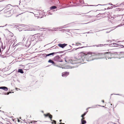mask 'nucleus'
I'll list each match as a JSON object with an SVG mask.
<instances>
[{
    "mask_svg": "<svg viewBox=\"0 0 124 124\" xmlns=\"http://www.w3.org/2000/svg\"><path fill=\"white\" fill-rule=\"evenodd\" d=\"M87 54L85 55L84 54H82L81 58L78 59L75 58L74 59H70L69 60L70 62L72 64H74L79 63L83 61V59L84 58L86 59L87 61H90L93 60V56L95 55H103L104 54L101 53L97 52L93 53L91 52H89L87 53Z\"/></svg>",
    "mask_w": 124,
    "mask_h": 124,
    "instance_id": "obj_1",
    "label": "nucleus"
},
{
    "mask_svg": "<svg viewBox=\"0 0 124 124\" xmlns=\"http://www.w3.org/2000/svg\"><path fill=\"white\" fill-rule=\"evenodd\" d=\"M40 34H36L34 35H31L28 39L27 41V44L28 43V46L30 45L31 43L35 42L36 39H39L40 38Z\"/></svg>",
    "mask_w": 124,
    "mask_h": 124,
    "instance_id": "obj_2",
    "label": "nucleus"
},
{
    "mask_svg": "<svg viewBox=\"0 0 124 124\" xmlns=\"http://www.w3.org/2000/svg\"><path fill=\"white\" fill-rule=\"evenodd\" d=\"M117 43H114L112 44H104V45L103 44H99V45H93V46H96L97 47H101V46H105L106 45H109L108 46H113V47H117L118 46H113V45H117L120 46H123V47H124L122 45H120L119 44H118Z\"/></svg>",
    "mask_w": 124,
    "mask_h": 124,
    "instance_id": "obj_3",
    "label": "nucleus"
},
{
    "mask_svg": "<svg viewBox=\"0 0 124 124\" xmlns=\"http://www.w3.org/2000/svg\"><path fill=\"white\" fill-rule=\"evenodd\" d=\"M53 60L54 61H56L57 63L58 62H63L62 59L61 58V57L58 55H57L54 58ZM57 63H58V62Z\"/></svg>",
    "mask_w": 124,
    "mask_h": 124,
    "instance_id": "obj_4",
    "label": "nucleus"
},
{
    "mask_svg": "<svg viewBox=\"0 0 124 124\" xmlns=\"http://www.w3.org/2000/svg\"><path fill=\"white\" fill-rule=\"evenodd\" d=\"M44 115L45 117H48L50 119L51 121H52V122H53V123H54L55 124L56 123V121L52 120V118L53 117L49 113H48L46 114H44Z\"/></svg>",
    "mask_w": 124,
    "mask_h": 124,
    "instance_id": "obj_5",
    "label": "nucleus"
},
{
    "mask_svg": "<svg viewBox=\"0 0 124 124\" xmlns=\"http://www.w3.org/2000/svg\"><path fill=\"white\" fill-rule=\"evenodd\" d=\"M48 63H52V64L53 65V66L58 67H60V65H61L60 64L58 63L57 62H55L53 61L52 59H50L48 61Z\"/></svg>",
    "mask_w": 124,
    "mask_h": 124,
    "instance_id": "obj_6",
    "label": "nucleus"
},
{
    "mask_svg": "<svg viewBox=\"0 0 124 124\" xmlns=\"http://www.w3.org/2000/svg\"><path fill=\"white\" fill-rule=\"evenodd\" d=\"M67 45H68V44L65 43H59L58 44V46L62 48H63Z\"/></svg>",
    "mask_w": 124,
    "mask_h": 124,
    "instance_id": "obj_7",
    "label": "nucleus"
},
{
    "mask_svg": "<svg viewBox=\"0 0 124 124\" xmlns=\"http://www.w3.org/2000/svg\"><path fill=\"white\" fill-rule=\"evenodd\" d=\"M116 52H113L111 53V57H106V58H108V59H111L112 58L114 57L116 55Z\"/></svg>",
    "mask_w": 124,
    "mask_h": 124,
    "instance_id": "obj_8",
    "label": "nucleus"
},
{
    "mask_svg": "<svg viewBox=\"0 0 124 124\" xmlns=\"http://www.w3.org/2000/svg\"><path fill=\"white\" fill-rule=\"evenodd\" d=\"M69 74V72L67 71L62 72V77H66Z\"/></svg>",
    "mask_w": 124,
    "mask_h": 124,
    "instance_id": "obj_9",
    "label": "nucleus"
},
{
    "mask_svg": "<svg viewBox=\"0 0 124 124\" xmlns=\"http://www.w3.org/2000/svg\"><path fill=\"white\" fill-rule=\"evenodd\" d=\"M0 89H2L5 91H7L8 90V87L5 86H2L0 87Z\"/></svg>",
    "mask_w": 124,
    "mask_h": 124,
    "instance_id": "obj_10",
    "label": "nucleus"
},
{
    "mask_svg": "<svg viewBox=\"0 0 124 124\" xmlns=\"http://www.w3.org/2000/svg\"><path fill=\"white\" fill-rule=\"evenodd\" d=\"M90 47V46H82V47H78V48H74L72 50V51H74L76 50L77 49H79L82 48H83L84 47Z\"/></svg>",
    "mask_w": 124,
    "mask_h": 124,
    "instance_id": "obj_11",
    "label": "nucleus"
},
{
    "mask_svg": "<svg viewBox=\"0 0 124 124\" xmlns=\"http://www.w3.org/2000/svg\"><path fill=\"white\" fill-rule=\"evenodd\" d=\"M103 55H95L94 56H93V57L94 58H93V60H95V59H101V58H97V56H102Z\"/></svg>",
    "mask_w": 124,
    "mask_h": 124,
    "instance_id": "obj_12",
    "label": "nucleus"
},
{
    "mask_svg": "<svg viewBox=\"0 0 124 124\" xmlns=\"http://www.w3.org/2000/svg\"><path fill=\"white\" fill-rule=\"evenodd\" d=\"M84 119L82 118L81 120V124H85L86 123V122L85 120H83Z\"/></svg>",
    "mask_w": 124,
    "mask_h": 124,
    "instance_id": "obj_13",
    "label": "nucleus"
},
{
    "mask_svg": "<svg viewBox=\"0 0 124 124\" xmlns=\"http://www.w3.org/2000/svg\"><path fill=\"white\" fill-rule=\"evenodd\" d=\"M103 53V54H104V55H102V56H103L104 55H106V54H108V57H109V56H110L111 57V52H106V53Z\"/></svg>",
    "mask_w": 124,
    "mask_h": 124,
    "instance_id": "obj_14",
    "label": "nucleus"
},
{
    "mask_svg": "<svg viewBox=\"0 0 124 124\" xmlns=\"http://www.w3.org/2000/svg\"><path fill=\"white\" fill-rule=\"evenodd\" d=\"M87 112L88 111H87L86 112H85L83 114L81 115V117H82V118H83L84 119H85V118L84 117V116L86 114Z\"/></svg>",
    "mask_w": 124,
    "mask_h": 124,
    "instance_id": "obj_15",
    "label": "nucleus"
},
{
    "mask_svg": "<svg viewBox=\"0 0 124 124\" xmlns=\"http://www.w3.org/2000/svg\"><path fill=\"white\" fill-rule=\"evenodd\" d=\"M18 72L21 74H23L24 73V71L22 69H18Z\"/></svg>",
    "mask_w": 124,
    "mask_h": 124,
    "instance_id": "obj_16",
    "label": "nucleus"
},
{
    "mask_svg": "<svg viewBox=\"0 0 124 124\" xmlns=\"http://www.w3.org/2000/svg\"><path fill=\"white\" fill-rule=\"evenodd\" d=\"M57 8V7L55 6H53L51 7L50 8V10H54L56 8Z\"/></svg>",
    "mask_w": 124,
    "mask_h": 124,
    "instance_id": "obj_17",
    "label": "nucleus"
},
{
    "mask_svg": "<svg viewBox=\"0 0 124 124\" xmlns=\"http://www.w3.org/2000/svg\"><path fill=\"white\" fill-rule=\"evenodd\" d=\"M97 106H100L102 107H105L104 106H101L100 105H94L93 106H92V107H93V108H96Z\"/></svg>",
    "mask_w": 124,
    "mask_h": 124,
    "instance_id": "obj_18",
    "label": "nucleus"
},
{
    "mask_svg": "<svg viewBox=\"0 0 124 124\" xmlns=\"http://www.w3.org/2000/svg\"><path fill=\"white\" fill-rule=\"evenodd\" d=\"M70 30V29H63L61 30V31H65L67 32H69Z\"/></svg>",
    "mask_w": 124,
    "mask_h": 124,
    "instance_id": "obj_19",
    "label": "nucleus"
},
{
    "mask_svg": "<svg viewBox=\"0 0 124 124\" xmlns=\"http://www.w3.org/2000/svg\"><path fill=\"white\" fill-rule=\"evenodd\" d=\"M57 53H56L55 52H53V53H50L49 54L50 56L51 55H52V56H53L54 54H57Z\"/></svg>",
    "mask_w": 124,
    "mask_h": 124,
    "instance_id": "obj_20",
    "label": "nucleus"
},
{
    "mask_svg": "<svg viewBox=\"0 0 124 124\" xmlns=\"http://www.w3.org/2000/svg\"><path fill=\"white\" fill-rule=\"evenodd\" d=\"M37 121H31V123H32V124H36L35 123L36 122H37Z\"/></svg>",
    "mask_w": 124,
    "mask_h": 124,
    "instance_id": "obj_21",
    "label": "nucleus"
},
{
    "mask_svg": "<svg viewBox=\"0 0 124 124\" xmlns=\"http://www.w3.org/2000/svg\"><path fill=\"white\" fill-rule=\"evenodd\" d=\"M113 95H119L122 96V95L121 94H119V93H117V94H115V93H112V94L111 95V96ZM111 96L110 97V98H111Z\"/></svg>",
    "mask_w": 124,
    "mask_h": 124,
    "instance_id": "obj_22",
    "label": "nucleus"
},
{
    "mask_svg": "<svg viewBox=\"0 0 124 124\" xmlns=\"http://www.w3.org/2000/svg\"><path fill=\"white\" fill-rule=\"evenodd\" d=\"M66 50H65V51H66ZM65 51H59V52H55V53H57V54H58V53H63V52Z\"/></svg>",
    "mask_w": 124,
    "mask_h": 124,
    "instance_id": "obj_23",
    "label": "nucleus"
},
{
    "mask_svg": "<svg viewBox=\"0 0 124 124\" xmlns=\"http://www.w3.org/2000/svg\"><path fill=\"white\" fill-rule=\"evenodd\" d=\"M46 55V54H42L43 56L45 58H46L47 57V56Z\"/></svg>",
    "mask_w": 124,
    "mask_h": 124,
    "instance_id": "obj_24",
    "label": "nucleus"
},
{
    "mask_svg": "<svg viewBox=\"0 0 124 124\" xmlns=\"http://www.w3.org/2000/svg\"><path fill=\"white\" fill-rule=\"evenodd\" d=\"M99 5L102 6V5H101V4H99L98 5H90L89 6H98Z\"/></svg>",
    "mask_w": 124,
    "mask_h": 124,
    "instance_id": "obj_25",
    "label": "nucleus"
},
{
    "mask_svg": "<svg viewBox=\"0 0 124 124\" xmlns=\"http://www.w3.org/2000/svg\"><path fill=\"white\" fill-rule=\"evenodd\" d=\"M69 46L70 47V49H69L67 50V51L71 50V49L73 48V47L71 46L70 45H69Z\"/></svg>",
    "mask_w": 124,
    "mask_h": 124,
    "instance_id": "obj_26",
    "label": "nucleus"
},
{
    "mask_svg": "<svg viewBox=\"0 0 124 124\" xmlns=\"http://www.w3.org/2000/svg\"><path fill=\"white\" fill-rule=\"evenodd\" d=\"M122 25V24H119L117 25V26L116 27V28L118 27H120V26H121Z\"/></svg>",
    "mask_w": 124,
    "mask_h": 124,
    "instance_id": "obj_27",
    "label": "nucleus"
},
{
    "mask_svg": "<svg viewBox=\"0 0 124 124\" xmlns=\"http://www.w3.org/2000/svg\"><path fill=\"white\" fill-rule=\"evenodd\" d=\"M2 44L1 45V48L2 49H4L5 48V47H3V43H2Z\"/></svg>",
    "mask_w": 124,
    "mask_h": 124,
    "instance_id": "obj_28",
    "label": "nucleus"
},
{
    "mask_svg": "<svg viewBox=\"0 0 124 124\" xmlns=\"http://www.w3.org/2000/svg\"><path fill=\"white\" fill-rule=\"evenodd\" d=\"M9 50V49H8V51H6L5 52V54L6 55H8L9 54L8 53V51Z\"/></svg>",
    "mask_w": 124,
    "mask_h": 124,
    "instance_id": "obj_29",
    "label": "nucleus"
},
{
    "mask_svg": "<svg viewBox=\"0 0 124 124\" xmlns=\"http://www.w3.org/2000/svg\"><path fill=\"white\" fill-rule=\"evenodd\" d=\"M117 120H118V123L119 124H116V123H113V122H111V123L113 124H121L119 122H118V121L119 120V119H118Z\"/></svg>",
    "mask_w": 124,
    "mask_h": 124,
    "instance_id": "obj_30",
    "label": "nucleus"
},
{
    "mask_svg": "<svg viewBox=\"0 0 124 124\" xmlns=\"http://www.w3.org/2000/svg\"><path fill=\"white\" fill-rule=\"evenodd\" d=\"M75 44H78V45H81V43H79V42H76L75 43Z\"/></svg>",
    "mask_w": 124,
    "mask_h": 124,
    "instance_id": "obj_31",
    "label": "nucleus"
},
{
    "mask_svg": "<svg viewBox=\"0 0 124 124\" xmlns=\"http://www.w3.org/2000/svg\"><path fill=\"white\" fill-rule=\"evenodd\" d=\"M7 93H14V92H11V91H9Z\"/></svg>",
    "mask_w": 124,
    "mask_h": 124,
    "instance_id": "obj_32",
    "label": "nucleus"
},
{
    "mask_svg": "<svg viewBox=\"0 0 124 124\" xmlns=\"http://www.w3.org/2000/svg\"><path fill=\"white\" fill-rule=\"evenodd\" d=\"M71 51H69L67 52H69V53H70V52H73V51H72V50L71 49Z\"/></svg>",
    "mask_w": 124,
    "mask_h": 124,
    "instance_id": "obj_33",
    "label": "nucleus"
},
{
    "mask_svg": "<svg viewBox=\"0 0 124 124\" xmlns=\"http://www.w3.org/2000/svg\"><path fill=\"white\" fill-rule=\"evenodd\" d=\"M120 5H124V2H123L121 3L120 4Z\"/></svg>",
    "mask_w": 124,
    "mask_h": 124,
    "instance_id": "obj_34",
    "label": "nucleus"
},
{
    "mask_svg": "<svg viewBox=\"0 0 124 124\" xmlns=\"http://www.w3.org/2000/svg\"><path fill=\"white\" fill-rule=\"evenodd\" d=\"M96 35L97 36H100V34L99 33H96Z\"/></svg>",
    "mask_w": 124,
    "mask_h": 124,
    "instance_id": "obj_35",
    "label": "nucleus"
},
{
    "mask_svg": "<svg viewBox=\"0 0 124 124\" xmlns=\"http://www.w3.org/2000/svg\"><path fill=\"white\" fill-rule=\"evenodd\" d=\"M1 57H2V58H4V57H5L6 56L4 57L3 55H2L1 56Z\"/></svg>",
    "mask_w": 124,
    "mask_h": 124,
    "instance_id": "obj_36",
    "label": "nucleus"
},
{
    "mask_svg": "<svg viewBox=\"0 0 124 124\" xmlns=\"http://www.w3.org/2000/svg\"><path fill=\"white\" fill-rule=\"evenodd\" d=\"M16 90L18 91V90H20V89H19L18 88H16Z\"/></svg>",
    "mask_w": 124,
    "mask_h": 124,
    "instance_id": "obj_37",
    "label": "nucleus"
},
{
    "mask_svg": "<svg viewBox=\"0 0 124 124\" xmlns=\"http://www.w3.org/2000/svg\"><path fill=\"white\" fill-rule=\"evenodd\" d=\"M7 24H6L5 25V26H7ZM4 26H0V27H3Z\"/></svg>",
    "mask_w": 124,
    "mask_h": 124,
    "instance_id": "obj_38",
    "label": "nucleus"
},
{
    "mask_svg": "<svg viewBox=\"0 0 124 124\" xmlns=\"http://www.w3.org/2000/svg\"><path fill=\"white\" fill-rule=\"evenodd\" d=\"M92 108L89 107V108H87L86 109V110H87L88 109V108Z\"/></svg>",
    "mask_w": 124,
    "mask_h": 124,
    "instance_id": "obj_39",
    "label": "nucleus"
},
{
    "mask_svg": "<svg viewBox=\"0 0 124 124\" xmlns=\"http://www.w3.org/2000/svg\"><path fill=\"white\" fill-rule=\"evenodd\" d=\"M46 56H47H47H50L49 55V54H46Z\"/></svg>",
    "mask_w": 124,
    "mask_h": 124,
    "instance_id": "obj_40",
    "label": "nucleus"
},
{
    "mask_svg": "<svg viewBox=\"0 0 124 124\" xmlns=\"http://www.w3.org/2000/svg\"><path fill=\"white\" fill-rule=\"evenodd\" d=\"M109 42L110 43H111L112 42V41L111 40H109Z\"/></svg>",
    "mask_w": 124,
    "mask_h": 124,
    "instance_id": "obj_41",
    "label": "nucleus"
},
{
    "mask_svg": "<svg viewBox=\"0 0 124 124\" xmlns=\"http://www.w3.org/2000/svg\"><path fill=\"white\" fill-rule=\"evenodd\" d=\"M63 28V26H62L61 27V28L60 29H62Z\"/></svg>",
    "mask_w": 124,
    "mask_h": 124,
    "instance_id": "obj_42",
    "label": "nucleus"
},
{
    "mask_svg": "<svg viewBox=\"0 0 124 124\" xmlns=\"http://www.w3.org/2000/svg\"><path fill=\"white\" fill-rule=\"evenodd\" d=\"M17 121L18 122H20V120H19V119H17Z\"/></svg>",
    "mask_w": 124,
    "mask_h": 124,
    "instance_id": "obj_43",
    "label": "nucleus"
},
{
    "mask_svg": "<svg viewBox=\"0 0 124 124\" xmlns=\"http://www.w3.org/2000/svg\"><path fill=\"white\" fill-rule=\"evenodd\" d=\"M109 5H113L111 3H109Z\"/></svg>",
    "mask_w": 124,
    "mask_h": 124,
    "instance_id": "obj_44",
    "label": "nucleus"
},
{
    "mask_svg": "<svg viewBox=\"0 0 124 124\" xmlns=\"http://www.w3.org/2000/svg\"><path fill=\"white\" fill-rule=\"evenodd\" d=\"M9 93H4V94L5 95H8L9 94Z\"/></svg>",
    "mask_w": 124,
    "mask_h": 124,
    "instance_id": "obj_45",
    "label": "nucleus"
},
{
    "mask_svg": "<svg viewBox=\"0 0 124 124\" xmlns=\"http://www.w3.org/2000/svg\"><path fill=\"white\" fill-rule=\"evenodd\" d=\"M101 101L103 103H104V100H102Z\"/></svg>",
    "mask_w": 124,
    "mask_h": 124,
    "instance_id": "obj_46",
    "label": "nucleus"
},
{
    "mask_svg": "<svg viewBox=\"0 0 124 124\" xmlns=\"http://www.w3.org/2000/svg\"><path fill=\"white\" fill-rule=\"evenodd\" d=\"M109 40H107L106 41L107 42H109Z\"/></svg>",
    "mask_w": 124,
    "mask_h": 124,
    "instance_id": "obj_47",
    "label": "nucleus"
},
{
    "mask_svg": "<svg viewBox=\"0 0 124 124\" xmlns=\"http://www.w3.org/2000/svg\"><path fill=\"white\" fill-rule=\"evenodd\" d=\"M90 23V22H88V23H83V24H87L88 23Z\"/></svg>",
    "mask_w": 124,
    "mask_h": 124,
    "instance_id": "obj_48",
    "label": "nucleus"
},
{
    "mask_svg": "<svg viewBox=\"0 0 124 124\" xmlns=\"http://www.w3.org/2000/svg\"><path fill=\"white\" fill-rule=\"evenodd\" d=\"M37 12H38V13H39V10H37Z\"/></svg>",
    "mask_w": 124,
    "mask_h": 124,
    "instance_id": "obj_49",
    "label": "nucleus"
},
{
    "mask_svg": "<svg viewBox=\"0 0 124 124\" xmlns=\"http://www.w3.org/2000/svg\"><path fill=\"white\" fill-rule=\"evenodd\" d=\"M79 45L78 44H75V46H78Z\"/></svg>",
    "mask_w": 124,
    "mask_h": 124,
    "instance_id": "obj_50",
    "label": "nucleus"
},
{
    "mask_svg": "<svg viewBox=\"0 0 124 124\" xmlns=\"http://www.w3.org/2000/svg\"><path fill=\"white\" fill-rule=\"evenodd\" d=\"M0 111L2 112L3 113H4V111H2L0 110Z\"/></svg>",
    "mask_w": 124,
    "mask_h": 124,
    "instance_id": "obj_51",
    "label": "nucleus"
},
{
    "mask_svg": "<svg viewBox=\"0 0 124 124\" xmlns=\"http://www.w3.org/2000/svg\"><path fill=\"white\" fill-rule=\"evenodd\" d=\"M110 9V8H109L108 7L107 9Z\"/></svg>",
    "mask_w": 124,
    "mask_h": 124,
    "instance_id": "obj_52",
    "label": "nucleus"
},
{
    "mask_svg": "<svg viewBox=\"0 0 124 124\" xmlns=\"http://www.w3.org/2000/svg\"><path fill=\"white\" fill-rule=\"evenodd\" d=\"M51 43H49V44H47L46 45H45V46H44V47H45V46L46 45H48V44H51Z\"/></svg>",
    "mask_w": 124,
    "mask_h": 124,
    "instance_id": "obj_53",
    "label": "nucleus"
},
{
    "mask_svg": "<svg viewBox=\"0 0 124 124\" xmlns=\"http://www.w3.org/2000/svg\"><path fill=\"white\" fill-rule=\"evenodd\" d=\"M1 49L0 48V53H1Z\"/></svg>",
    "mask_w": 124,
    "mask_h": 124,
    "instance_id": "obj_54",
    "label": "nucleus"
},
{
    "mask_svg": "<svg viewBox=\"0 0 124 124\" xmlns=\"http://www.w3.org/2000/svg\"><path fill=\"white\" fill-rule=\"evenodd\" d=\"M59 124H65L64 123H60Z\"/></svg>",
    "mask_w": 124,
    "mask_h": 124,
    "instance_id": "obj_55",
    "label": "nucleus"
},
{
    "mask_svg": "<svg viewBox=\"0 0 124 124\" xmlns=\"http://www.w3.org/2000/svg\"><path fill=\"white\" fill-rule=\"evenodd\" d=\"M75 45V44H74L73 43V44H72V45H73H73Z\"/></svg>",
    "mask_w": 124,
    "mask_h": 124,
    "instance_id": "obj_56",
    "label": "nucleus"
},
{
    "mask_svg": "<svg viewBox=\"0 0 124 124\" xmlns=\"http://www.w3.org/2000/svg\"><path fill=\"white\" fill-rule=\"evenodd\" d=\"M41 112H42V113H44V111L43 110H42L41 111Z\"/></svg>",
    "mask_w": 124,
    "mask_h": 124,
    "instance_id": "obj_57",
    "label": "nucleus"
},
{
    "mask_svg": "<svg viewBox=\"0 0 124 124\" xmlns=\"http://www.w3.org/2000/svg\"><path fill=\"white\" fill-rule=\"evenodd\" d=\"M86 33H90L89 32H86Z\"/></svg>",
    "mask_w": 124,
    "mask_h": 124,
    "instance_id": "obj_58",
    "label": "nucleus"
},
{
    "mask_svg": "<svg viewBox=\"0 0 124 124\" xmlns=\"http://www.w3.org/2000/svg\"><path fill=\"white\" fill-rule=\"evenodd\" d=\"M65 62H67V61H66V60L65 58Z\"/></svg>",
    "mask_w": 124,
    "mask_h": 124,
    "instance_id": "obj_59",
    "label": "nucleus"
},
{
    "mask_svg": "<svg viewBox=\"0 0 124 124\" xmlns=\"http://www.w3.org/2000/svg\"><path fill=\"white\" fill-rule=\"evenodd\" d=\"M109 32H106V33H108Z\"/></svg>",
    "mask_w": 124,
    "mask_h": 124,
    "instance_id": "obj_60",
    "label": "nucleus"
},
{
    "mask_svg": "<svg viewBox=\"0 0 124 124\" xmlns=\"http://www.w3.org/2000/svg\"><path fill=\"white\" fill-rule=\"evenodd\" d=\"M62 121V120H60V122H61Z\"/></svg>",
    "mask_w": 124,
    "mask_h": 124,
    "instance_id": "obj_61",
    "label": "nucleus"
},
{
    "mask_svg": "<svg viewBox=\"0 0 124 124\" xmlns=\"http://www.w3.org/2000/svg\"><path fill=\"white\" fill-rule=\"evenodd\" d=\"M106 14V12H105L104 13V14Z\"/></svg>",
    "mask_w": 124,
    "mask_h": 124,
    "instance_id": "obj_62",
    "label": "nucleus"
},
{
    "mask_svg": "<svg viewBox=\"0 0 124 124\" xmlns=\"http://www.w3.org/2000/svg\"><path fill=\"white\" fill-rule=\"evenodd\" d=\"M19 25V26H22V25Z\"/></svg>",
    "mask_w": 124,
    "mask_h": 124,
    "instance_id": "obj_63",
    "label": "nucleus"
},
{
    "mask_svg": "<svg viewBox=\"0 0 124 124\" xmlns=\"http://www.w3.org/2000/svg\"><path fill=\"white\" fill-rule=\"evenodd\" d=\"M123 57H124V53L123 54Z\"/></svg>",
    "mask_w": 124,
    "mask_h": 124,
    "instance_id": "obj_64",
    "label": "nucleus"
}]
</instances>
